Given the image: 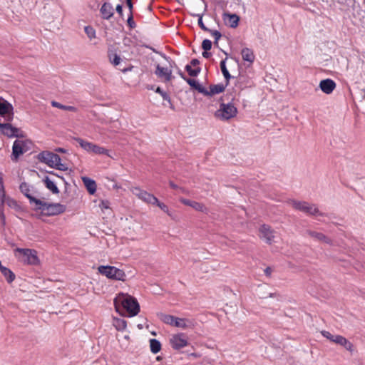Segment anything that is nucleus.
Masks as SVG:
<instances>
[{"mask_svg": "<svg viewBox=\"0 0 365 365\" xmlns=\"http://www.w3.org/2000/svg\"><path fill=\"white\" fill-rule=\"evenodd\" d=\"M0 220L2 226H4L6 224V217L3 210L0 208Z\"/></svg>", "mask_w": 365, "mask_h": 365, "instance_id": "nucleus-45", "label": "nucleus"}, {"mask_svg": "<svg viewBox=\"0 0 365 365\" xmlns=\"http://www.w3.org/2000/svg\"><path fill=\"white\" fill-rule=\"evenodd\" d=\"M113 326L118 331H123L126 328L127 322L123 319L115 318L113 319Z\"/></svg>", "mask_w": 365, "mask_h": 365, "instance_id": "nucleus-33", "label": "nucleus"}, {"mask_svg": "<svg viewBox=\"0 0 365 365\" xmlns=\"http://www.w3.org/2000/svg\"><path fill=\"white\" fill-rule=\"evenodd\" d=\"M13 106L6 100L0 96V116L6 121L10 122L14 118Z\"/></svg>", "mask_w": 365, "mask_h": 365, "instance_id": "nucleus-10", "label": "nucleus"}, {"mask_svg": "<svg viewBox=\"0 0 365 365\" xmlns=\"http://www.w3.org/2000/svg\"><path fill=\"white\" fill-rule=\"evenodd\" d=\"M155 73L158 78H164L165 81H170L172 79V71L159 64L156 66Z\"/></svg>", "mask_w": 365, "mask_h": 365, "instance_id": "nucleus-18", "label": "nucleus"}, {"mask_svg": "<svg viewBox=\"0 0 365 365\" xmlns=\"http://www.w3.org/2000/svg\"><path fill=\"white\" fill-rule=\"evenodd\" d=\"M119 303H120L121 308L128 312L129 317H134L140 312V305L138 301L131 296L122 294L115 299V307L118 312H120V309Z\"/></svg>", "mask_w": 365, "mask_h": 365, "instance_id": "nucleus-1", "label": "nucleus"}, {"mask_svg": "<svg viewBox=\"0 0 365 365\" xmlns=\"http://www.w3.org/2000/svg\"><path fill=\"white\" fill-rule=\"evenodd\" d=\"M14 203H15V202H14V201H12V202H11V203H9V206H11V205H13V204H14Z\"/></svg>", "mask_w": 365, "mask_h": 365, "instance_id": "nucleus-57", "label": "nucleus"}, {"mask_svg": "<svg viewBox=\"0 0 365 365\" xmlns=\"http://www.w3.org/2000/svg\"><path fill=\"white\" fill-rule=\"evenodd\" d=\"M14 203H15V202H14V201H12V202H11V203H9V206H11V205H13V204H14Z\"/></svg>", "mask_w": 365, "mask_h": 365, "instance_id": "nucleus-58", "label": "nucleus"}, {"mask_svg": "<svg viewBox=\"0 0 365 365\" xmlns=\"http://www.w3.org/2000/svg\"><path fill=\"white\" fill-rule=\"evenodd\" d=\"M178 74H179V75L180 76V77H181L182 79H184L185 81L187 78L185 76L184 73H182L180 70H179V71H178Z\"/></svg>", "mask_w": 365, "mask_h": 365, "instance_id": "nucleus-52", "label": "nucleus"}, {"mask_svg": "<svg viewBox=\"0 0 365 365\" xmlns=\"http://www.w3.org/2000/svg\"><path fill=\"white\" fill-rule=\"evenodd\" d=\"M108 202L107 201H106V202H105V201H102V202H101V205H100V206H101V207H103V208H108Z\"/></svg>", "mask_w": 365, "mask_h": 365, "instance_id": "nucleus-51", "label": "nucleus"}, {"mask_svg": "<svg viewBox=\"0 0 365 365\" xmlns=\"http://www.w3.org/2000/svg\"><path fill=\"white\" fill-rule=\"evenodd\" d=\"M289 203L295 210L302 211L306 214L310 215H323V214L319 212L317 207L314 204L310 205L305 201H297L294 200H289Z\"/></svg>", "mask_w": 365, "mask_h": 365, "instance_id": "nucleus-9", "label": "nucleus"}, {"mask_svg": "<svg viewBox=\"0 0 365 365\" xmlns=\"http://www.w3.org/2000/svg\"><path fill=\"white\" fill-rule=\"evenodd\" d=\"M242 59L252 63L255 60L253 51L249 48H245L241 51Z\"/></svg>", "mask_w": 365, "mask_h": 365, "instance_id": "nucleus-26", "label": "nucleus"}, {"mask_svg": "<svg viewBox=\"0 0 365 365\" xmlns=\"http://www.w3.org/2000/svg\"><path fill=\"white\" fill-rule=\"evenodd\" d=\"M75 140L79 143L80 146L83 149H84L85 150H86L88 152L93 153V147H94L95 144L88 142V141H86L80 138H75Z\"/></svg>", "mask_w": 365, "mask_h": 365, "instance_id": "nucleus-28", "label": "nucleus"}, {"mask_svg": "<svg viewBox=\"0 0 365 365\" xmlns=\"http://www.w3.org/2000/svg\"><path fill=\"white\" fill-rule=\"evenodd\" d=\"M51 105H52V106H53L55 108H60L61 110H68V111H72V112H75L76 110V108L74 106H64V105L61 104L60 103L56 102V101H52Z\"/></svg>", "mask_w": 365, "mask_h": 365, "instance_id": "nucleus-34", "label": "nucleus"}, {"mask_svg": "<svg viewBox=\"0 0 365 365\" xmlns=\"http://www.w3.org/2000/svg\"><path fill=\"white\" fill-rule=\"evenodd\" d=\"M178 3H180V0H176Z\"/></svg>", "mask_w": 365, "mask_h": 365, "instance_id": "nucleus-61", "label": "nucleus"}, {"mask_svg": "<svg viewBox=\"0 0 365 365\" xmlns=\"http://www.w3.org/2000/svg\"><path fill=\"white\" fill-rule=\"evenodd\" d=\"M108 57L109 61L115 66L120 65L121 58L120 56L113 49L109 48L108 51Z\"/></svg>", "mask_w": 365, "mask_h": 365, "instance_id": "nucleus-25", "label": "nucleus"}, {"mask_svg": "<svg viewBox=\"0 0 365 365\" xmlns=\"http://www.w3.org/2000/svg\"><path fill=\"white\" fill-rule=\"evenodd\" d=\"M127 6L129 9L130 14H133V4L132 1L126 2Z\"/></svg>", "mask_w": 365, "mask_h": 365, "instance_id": "nucleus-48", "label": "nucleus"}, {"mask_svg": "<svg viewBox=\"0 0 365 365\" xmlns=\"http://www.w3.org/2000/svg\"><path fill=\"white\" fill-rule=\"evenodd\" d=\"M150 348L152 353L157 354L161 349V344L156 339H150Z\"/></svg>", "mask_w": 365, "mask_h": 365, "instance_id": "nucleus-32", "label": "nucleus"}, {"mask_svg": "<svg viewBox=\"0 0 365 365\" xmlns=\"http://www.w3.org/2000/svg\"><path fill=\"white\" fill-rule=\"evenodd\" d=\"M158 317H159L160 319L162 322H163L164 323L171 325V326H173V324H174V322L175 319V317H174L173 315H170V314H163V313H160V314H158Z\"/></svg>", "mask_w": 365, "mask_h": 365, "instance_id": "nucleus-31", "label": "nucleus"}, {"mask_svg": "<svg viewBox=\"0 0 365 365\" xmlns=\"http://www.w3.org/2000/svg\"><path fill=\"white\" fill-rule=\"evenodd\" d=\"M132 1V0H125V1H126V2H127V1Z\"/></svg>", "mask_w": 365, "mask_h": 365, "instance_id": "nucleus-60", "label": "nucleus"}, {"mask_svg": "<svg viewBox=\"0 0 365 365\" xmlns=\"http://www.w3.org/2000/svg\"><path fill=\"white\" fill-rule=\"evenodd\" d=\"M93 153L98 155H106L109 156L108 150L103 147L94 145Z\"/></svg>", "mask_w": 365, "mask_h": 365, "instance_id": "nucleus-36", "label": "nucleus"}, {"mask_svg": "<svg viewBox=\"0 0 365 365\" xmlns=\"http://www.w3.org/2000/svg\"><path fill=\"white\" fill-rule=\"evenodd\" d=\"M320 89L326 94H330L336 88V83L329 78L322 80L319 83Z\"/></svg>", "mask_w": 365, "mask_h": 365, "instance_id": "nucleus-15", "label": "nucleus"}, {"mask_svg": "<svg viewBox=\"0 0 365 365\" xmlns=\"http://www.w3.org/2000/svg\"><path fill=\"white\" fill-rule=\"evenodd\" d=\"M170 186L173 189H177L178 187L177 185H175L173 182H170Z\"/></svg>", "mask_w": 365, "mask_h": 365, "instance_id": "nucleus-54", "label": "nucleus"}, {"mask_svg": "<svg viewBox=\"0 0 365 365\" xmlns=\"http://www.w3.org/2000/svg\"><path fill=\"white\" fill-rule=\"evenodd\" d=\"M211 56V53L208 52V51H204L202 52V56L204 58H208Z\"/></svg>", "mask_w": 365, "mask_h": 365, "instance_id": "nucleus-50", "label": "nucleus"}, {"mask_svg": "<svg viewBox=\"0 0 365 365\" xmlns=\"http://www.w3.org/2000/svg\"><path fill=\"white\" fill-rule=\"evenodd\" d=\"M0 185H1V187H3V181H2V178H0Z\"/></svg>", "mask_w": 365, "mask_h": 365, "instance_id": "nucleus-55", "label": "nucleus"}, {"mask_svg": "<svg viewBox=\"0 0 365 365\" xmlns=\"http://www.w3.org/2000/svg\"><path fill=\"white\" fill-rule=\"evenodd\" d=\"M185 81L194 89L197 90L199 93H205V88L201 86L197 81L192 78H187Z\"/></svg>", "mask_w": 365, "mask_h": 365, "instance_id": "nucleus-29", "label": "nucleus"}, {"mask_svg": "<svg viewBox=\"0 0 365 365\" xmlns=\"http://www.w3.org/2000/svg\"><path fill=\"white\" fill-rule=\"evenodd\" d=\"M56 151L58 152V153H65L66 152V150L62 148H58L56 149Z\"/></svg>", "mask_w": 365, "mask_h": 365, "instance_id": "nucleus-53", "label": "nucleus"}, {"mask_svg": "<svg viewBox=\"0 0 365 365\" xmlns=\"http://www.w3.org/2000/svg\"><path fill=\"white\" fill-rule=\"evenodd\" d=\"M185 70L188 73V74L192 77L197 76L201 71V68L200 67L192 68L190 65H186Z\"/></svg>", "mask_w": 365, "mask_h": 365, "instance_id": "nucleus-35", "label": "nucleus"}, {"mask_svg": "<svg viewBox=\"0 0 365 365\" xmlns=\"http://www.w3.org/2000/svg\"><path fill=\"white\" fill-rule=\"evenodd\" d=\"M226 60H227V58L221 61L220 68H221L222 73L226 80V86H228L230 80L233 77L230 75V73H229V71L226 67V64H225Z\"/></svg>", "mask_w": 365, "mask_h": 365, "instance_id": "nucleus-30", "label": "nucleus"}, {"mask_svg": "<svg viewBox=\"0 0 365 365\" xmlns=\"http://www.w3.org/2000/svg\"><path fill=\"white\" fill-rule=\"evenodd\" d=\"M212 48V42L209 39H205L203 40L202 43V48L204 51H210Z\"/></svg>", "mask_w": 365, "mask_h": 365, "instance_id": "nucleus-41", "label": "nucleus"}, {"mask_svg": "<svg viewBox=\"0 0 365 365\" xmlns=\"http://www.w3.org/2000/svg\"><path fill=\"white\" fill-rule=\"evenodd\" d=\"M133 193L147 203L154 205L155 202H158V198L156 197L138 187L133 188Z\"/></svg>", "mask_w": 365, "mask_h": 365, "instance_id": "nucleus-13", "label": "nucleus"}, {"mask_svg": "<svg viewBox=\"0 0 365 365\" xmlns=\"http://www.w3.org/2000/svg\"><path fill=\"white\" fill-rule=\"evenodd\" d=\"M180 202L185 205L192 207L193 209H195L197 211H200L202 212H207V208L202 203H200V202H197L195 201H192V200L185 199V198H181Z\"/></svg>", "mask_w": 365, "mask_h": 365, "instance_id": "nucleus-20", "label": "nucleus"}, {"mask_svg": "<svg viewBox=\"0 0 365 365\" xmlns=\"http://www.w3.org/2000/svg\"><path fill=\"white\" fill-rule=\"evenodd\" d=\"M170 344L174 349L179 350L187 345V337L183 333L174 334L170 339Z\"/></svg>", "mask_w": 365, "mask_h": 365, "instance_id": "nucleus-11", "label": "nucleus"}, {"mask_svg": "<svg viewBox=\"0 0 365 365\" xmlns=\"http://www.w3.org/2000/svg\"><path fill=\"white\" fill-rule=\"evenodd\" d=\"M47 189L51 190L53 194H58L59 190L54 183L48 176H46L43 180Z\"/></svg>", "mask_w": 365, "mask_h": 365, "instance_id": "nucleus-27", "label": "nucleus"}, {"mask_svg": "<svg viewBox=\"0 0 365 365\" xmlns=\"http://www.w3.org/2000/svg\"><path fill=\"white\" fill-rule=\"evenodd\" d=\"M259 232L261 234L260 237L266 241L268 244H272L274 240V235L273 230L271 229L270 226L267 225H262L259 229Z\"/></svg>", "mask_w": 365, "mask_h": 365, "instance_id": "nucleus-14", "label": "nucleus"}, {"mask_svg": "<svg viewBox=\"0 0 365 365\" xmlns=\"http://www.w3.org/2000/svg\"><path fill=\"white\" fill-rule=\"evenodd\" d=\"M115 10L120 16H123V6L121 4H118L116 6Z\"/></svg>", "mask_w": 365, "mask_h": 365, "instance_id": "nucleus-46", "label": "nucleus"}, {"mask_svg": "<svg viewBox=\"0 0 365 365\" xmlns=\"http://www.w3.org/2000/svg\"><path fill=\"white\" fill-rule=\"evenodd\" d=\"M207 32H209L211 34V35L215 38V42L214 44L217 46L218 45V40L221 38L222 34L220 31L217 30H211L207 31Z\"/></svg>", "mask_w": 365, "mask_h": 365, "instance_id": "nucleus-38", "label": "nucleus"}, {"mask_svg": "<svg viewBox=\"0 0 365 365\" xmlns=\"http://www.w3.org/2000/svg\"><path fill=\"white\" fill-rule=\"evenodd\" d=\"M100 12L102 15L103 19L107 20L110 19L114 14L113 6L111 5V4L108 2H105L102 5L100 9Z\"/></svg>", "mask_w": 365, "mask_h": 365, "instance_id": "nucleus-21", "label": "nucleus"}, {"mask_svg": "<svg viewBox=\"0 0 365 365\" xmlns=\"http://www.w3.org/2000/svg\"><path fill=\"white\" fill-rule=\"evenodd\" d=\"M128 25L130 29H134L136 26V24L133 20V14H130L127 20Z\"/></svg>", "mask_w": 365, "mask_h": 365, "instance_id": "nucleus-43", "label": "nucleus"}, {"mask_svg": "<svg viewBox=\"0 0 365 365\" xmlns=\"http://www.w3.org/2000/svg\"><path fill=\"white\" fill-rule=\"evenodd\" d=\"M237 113V108L231 103H221L220 108L215 112V117L222 120H228L236 116Z\"/></svg>", "mask_w": 365, "mask_h": 365, "instance_id": "nucleus-5", "label": "nucleus"}, {"mask_svg": "<svg viewBox=\"0 0 365 365\" xmlns=\"http://www.w3.org/2000/svg\"><path fill=\"white\" fill-rule=\"evenodd\" d=\"M264 274H266V276L267 277H271V274H272V269L271 267H267L264 270Z\"/></svg>", "mask_w": 365, "mask_h": 365, "instance_id": "nucleus-47", "label": "nucleus"}, {"mask_svg": "<svg viewBox=\"0 0 365 365\" xmlns=\"http://www.w3.org/2000/svg\"><path fill=\"white\" fill-rule=\"evenodd\" d=\"M34 210H40L43 215L53 216L63 213L66 211V206L61 203H48L41 200V204L34 207Z\"/></svg>", "mask_w": 365, "mask_h": 365, "instance_id": "nucleus-3", "label": "nucleus"}, {"mask_svg": "<svg viewBox=\"0 0 365 365\" xmlns=\"http://www.w3.org/2000/svg\"><path fill=\"white\" fill-rule=\"evenodd\" d=\"M160 359H161V357H160V356H158V357H157V360H158V361H160Z\"/></svg>", "mask_w": 365, "mask_h": 365, "instance_id": "nucleus-59", "label": "nucleus"}, {"mask_svg": "<svg viewBox=\"0 0 365 365\" xmlns=\"http://www.w3.org/2000/svg\"><path fill=\"white\" fill-rule=\"evenodd\" d=\"M154 205H156L158 207H159L163 212H166L167 214H168L169 215L170 213H169V209H168V207L165 205L164 203L163 202H159V200H158V202H155Z\"/></svg>", "mask_w": 365, "mask_h": 365, "instance_id": "nucleus-42", "label": "nucleus"}, {"mask_svg": "<svg viewBox=\"0 0 365 365\" xmlns=\"http://www.w3.org/2000/svg\"><path fill=\"white\" fill-rule=\"evenodd\" d=\"M226 84H215L210 86V90H207L205 88V93H203V95L205 96H212L215 94L220 93L225 90Z\"/></svg>", "mask_w": 365, "mask_h": 365, "instance_id": "nucleus-22", "label": "nucleus"}, {"mask_svg": "<svg viewBox=\"0 0 365 365\" xmlns=\"http://www.w3.org/2000/svg\"><path fill=\"white\" fill-rule=\"evenodd\" d=\"M173 327L187 329L193 328L194 323L192 320L185 318H178L175 317V319L173 324Z\"/></svg>", "mask_w": 365, "mask_h": 365, "instance_id": "nucleus-23", "label": "nucleus"}, {"mask_svg": "<svg viewBox=\"0 0 365 365\" xmlns=\"http://www.w3.org/2000/svg\"><path fill=\"white\" fill-rule=\"evenodd\" d=\"M333 342L344 347L347 351L352 353L354 351V346L348 339L341 335H335Z\"/></svg>", "mask_w": 365, "mask_h": 365, "instance_id": "nucleus-19", "label": "nucleus"}, {"mask_svg": "<svg viewBox=\"0 0 365 365\" xmlns=\"http://www.w3.org/2000/svg\"><path fill=\"white\" fill-rule=\"evenodd\" d=\"M31 144L29 140H16L13 144L11 159L17 161L20 155L29 150Z\"/></svg>", "mask_w": 365, "mask_h": 365, "instance_id": "nucleus-8", "label": "nucleus"}, {"mask_svg": "<svg viewBox=\"0 0 365 365\" xmlns=\"http://www.w3.org/2000/svg\"><path fill=\"white\" fill-rule=\"evenodd\" d=\"M19 189L21 192L29 200L30 204L34 205V207L41 204V193L34 186L24 182L20 185Z\"/></svg>", "mask_w": 365, "mask_h": 365, "instance_id": "nucleus-4", "label": "nucleus"}, {"mask_svg": "<svg viewBox=\"0 0 365 365\" xmlns=\"http://www.w3.org/2000/svg\"><path fill=\"white\" fill-rule=\"evenodd\" d=\"M200 63V61L197 58H194L192 59L191 61H190V66H196L197 65H198Z\"/></svg>", "mask_w": 365, "mask_h": 365, "instance_id": "nucleus-49", "label": "nucleus"}, {"mask_svg": "<svg viewBox=\"0 0 365 365\" xmlns=\"http://www.w3.org/2000/svg\"><path fill=\"white\" fill-rule=\"evenodd\" d=\"M98 272L109 279L124 281L125 274L123 270L113 266H99Z\"/></svg>", "mask_w": 365, "mask_h": 365, "instance_id": "nucleus-6", "label": "nucleus"}, {"mask_svg": "<svg viewBox=\"0 0 365 365\" xmlns=\"http://www.w3.org/2000/svg\"><path fill=\"white\" fill-rule=\"evenodd\" d=\"M84 31L90 39H92L96 37V31L92 26H85Z\"/></svg>", "mask_w": 365, "mask_h": 365, "instance_id": "nucleus-37", "label": "nucleus"}, {"mask_svg": "<svg viewBox=\"0 0 365 365\" xmlns=\"http://www.w3.org/2000/svg\"><path fill=\"white\" fill-rule=\"evenodd\" d=\"M321 334L323 336L333 342L335 335H333L329 331L325 330L322 331Z\"/></svg>", "mask_w": 365, "mask_h": 365, "instance_id": "nucleus-44", "label": "nucleus"}, {"mask_svg": "<svg viewBox=\"0 0 365 365\" xmlns=\"http://www.w3.org/2000/svg\"><path fill=\"white\" fill-rule=\"evenodd\" d=\"M37 159L41 163H43L51 168L62 171L68 170L67 165L64 163H61V157L54 153L50 151H42L38 154Z\"/></svg>", "mask_w": 365, "mask_h": 365, "instance_id": "nucleus-2", "label": "nucleus"}, {"mask_svg": "<svg viewBox=\"0 0 365 365\" xmlns=\"http://www.w3.org/2000/svg\"><path fill=\"white\" fill-rule=\"evenodd\" d=\"M15 252L18 253L21 261L31 265H38L40 262L37 252L31 249L16 248Z\"/></svg>", "mask_w": 365, "mask_h": 365, "instance_id": "nucleus-7", "label": "nucleus"}, {"mask_svg": "<svg viewBox=\"0 0 365 365\" xmlns=\"http://www.w3.org/2000/svg\"><path fill=\"white\" fill-rule=\"evenodd\" d=\"M155 92L160 94L163 100L170 102V98L169 95L166 92L163 91L160 87L156 88Z\"/></svg>", "mask_w": 365, "mask_h": 365, "instance_id": "nucleus-40", "label": "nucleus"}, {"mask_svg": "<svg viewBox=\"0 0 365 365\" xmlns=\"http://www.w3.org/2000/svg\"><path fill=\"white\" fill-rule=\"evenodd\" d=\"M82 181L84 185L86 186L88 192L90 194L93 195L96 191L97 186L96 182L88 177H82Z\"/></svg>", "mask_w": 365, "mask_h": 365, "instance_id": "nucleus-24", "label": "nucleus"}, {"mask_svg": "<svg viewBox=\"0 0 365 365\" xmlns=\"http://www.w3.org/2000/svg\"><path fill=\"white\" fill-rule=\"evenodd\" d=\"M202 14H197L196 16L198 17V26L200 27V29L205 31H210V29H208L203 23L202 21Z\"/></svg>", "mask_w": 365, "mask_h": 365, "instance_id": "nucleus-39", "label": "nucleus"}, {"mask_svg": "<svg viewBox=\"0 0 365 365\" xmlns=\"http://www.w3.org/2000/svg\"><path fill=\"white\" fill-rule=\"evenodd\" d=\"M223 20L226 25L236 28L239 24L240 17L235 14L224 13Z\"/></svg>", "mask_w": 365, "mask_h": 365, "instance_id": "nucleus-17", "label": "nucleus"}, {"mask_svg": "<svg viewBox=\"0 0 365 365\" xmlns=\"http://www.w3.org/2000/svg\"><path fill=\"white\" fill-rule=\"evenodd\" d=\"M306 234L317 241L323 242L328 245L332 244V240L322 232L307 230Z\"/></svg>", "mask_w": 365, "mask_h": 365, "instance_id": "nucleus-16", "label": "nucleus"}, {"mask_svg": "<svg viewBox=\"0 0 365 365\" xmlns=\"http://www.w3.org/2000/svg\"><path fill=\"white\" fill-rule=\"evenodd\" d=\"M0 132L9 138H21L24 137L22 133L19 134V129L14 127L11 123H0Z\"/></svg>", "mask_w": 365, "mask_h": 365, "instance_id": "nucleus-12", "label": "nucleus"}, {"mask_svg": "<svg viewBox=\"0 0 365 365\" xmlns=\"http://www.w3.org/2000/svg\"><path fill=\"white\" fill-rule=\"evenodd\" d=\"M119 69H120V71H123V72H125V71H127V69H125V68H120Z\"/></svg>", "mask_w": 365, "mask_h": 365, "instance_id": "nucleus-56", "label": "nucleus"}]
</instances>
